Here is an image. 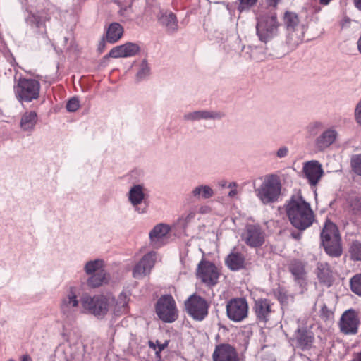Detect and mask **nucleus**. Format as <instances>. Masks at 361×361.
<instances>
[{
    "instance_id": "21",
    "label": "nucleus",
    "mask_w": 361,
    "mask_h": 361,
    "mask_svg": "<svg viewBox=\"0 0 361 361\" xmlns=\"http://www.w3.org/2000/svg\"><path fill=\"white\" fill-rule=\"evenodd\" d=\"M214 361H239L234 348L228 344H221L216 347L213 353Z\"/></svg>"
},
{
    "instance_id": "29",
    "label": "nucleus",
    "mask_w": 361,
    "mask_h": 361,
    "mask_svg": "<svg viewBox=\"0 0 361 361\" xmlns=\"http://www.w3.org/2000/svg\"><path fill=\"white\" fill-rule=\"evenodd\" d=\"M191 195L196 200H207L214 195L213 188L205 184L197 185L191 191Z\"/></svg>"
},
{
    "instance_id": "16",
    "label": "nucleus",
    "mask_w": 361,
    "mask_h": 361,
    "mask_svg": "<svg viewBox=\"0 0 361 361\" xmlns=\"http://www.w3.org/2000/svg\"><path fill=\"white\" fill-rule=\"evenodd\" d=\"M302 172L305 178L312 186H316L324 174L321 164L312 160L303 164Z\"/></svg>"
},
{
    "instance_id": "25",
    "label": "nucleus",
    "mask_w": 361,
    "mask_h": 361,
    "mask_svg": "<svg viewBox=\"0 0 361 361\" xmlns=\"http://www.w3.org/2000/svg\"><path fill=\"white\" fill-rule=\"evenodd\" d=\"M129 295L126 292H121L117 298L114 296V302L111 303V310L114 314H124L127 312Z\"/></svg>"
},
{
    "instance_id": "50",
    "label": "nucleus",
    "mask_w": 361,
    "mask_h": 361,
    "mask_svg": "<svg viewBox=\"0 0 361 361\" xmlns=\"http://www.w3.org/2000/svg\"><path fill=\"white\" fill-rule=\"evenodd\" d=\"M230 42L232 44L231 48L233 49H236V47L240 45V41L238 37H233V40Z\"/></svg>"
},
{
    "instance_id": "37",
    "label": "nucleus",
    "mask_w": 361,
    "mask_h": 361,
    "mask_svg": "<svg viewBox=\"0 0 361 361\" xmlns=\"http://www.w3.org/2000/svg\"><path fill=\"white\" fill-rule=\"evenodd\" d=\"M349 252L352 259L361 261V243L353 242L349 248Z\"/></svg>"
},
{
    "instance_id": "14",
    "label": "nucleus",
    "mask_w": 361,
    "mask_h": 361,
    "mask_svg": "<svg viewBox=\"0 0 361 361\" xmlns=\"http://www.w3.org/2000/svg\"><path fill=\"white\" fill-rule=\"evenodd\" d=\"M157 260V252L152 251L145 255L135 265L132 274L135 279H142L149 275Z\"/></svg>"
},
{
    "instance_id": "51",
    "label": "nucleus",
    "mask_w": 361,
    "mask_h": 361,
    "mask_svg": "<svg viewBox=\"0 0 361 361\" xmlns=\"http://www.w3.org/2000/svg\"><path fill=\"white\" fill-rule=\"evenodd\" d=\"M238 194V190L236 188H233V189H231L230 192H228V195L229 197H234L237 195Z\"/></svg>"
},
{
    "instance_id": "18",
    "label": "nucleus",
    "mask_w": 361,
    "mask_h": 361,
    "mask_svg": "<svg viewBox=\"0 0 361 361\" xmlns=\"http://www.w3.org/2000/svg\"><path fill=\"white\" fill-rule=\"evenodd\" d=\"M245 243L252 247L261 246L264 242V233L259 226L248 225L242 235Z\"/></svg>"
},
{
    "instance_id": "60",
    "label": "nucleus",
    "mask_w": 361,
    "mask_h": 361,
    "mask_svg": "<svg viewBox=\"0 0 361 361\" xmlns=\"http://www.w3.org/2000/svg\"><path fill=\"white\" fill-rule=\"evenodd\" d=\"M208 208L207 207H202L200 208V211L201 213H204L205 212V211Z\"/></svg>"
},
{
    "instance_id": "47",
    "label": "nucleus",
    "mask_w": 361,
    "mask_h": 361,
    "mask_svg": "<svg viewBox=\"0 0 361 361\" xmlns=\"http://www.w3.org/2000/svg\"><path fill=\"white\" fill-rule=\"evenodd\" d=\"M355 117L357 123L361 125V100L358 102L355 110Z\"/></svg>"
},
{
    "instance_id": "43",
    "label": "nucleus",
    "mask_w": 361,
    "mask_h": 361,
    "mask_svg": "<svg viewBox=\"0 0 361 361\" xmlns=\"http://www.w3.org/2000/svg\"><path fill=\"white\" fill-rule=\"evenodd\" d=\"M256 51V49H253L251 47H245L243 46L242 47V56L245 58L246 59H255L253 54Z\"/></svg>"
},
{
    "instance_id": "40",
    "label": "nucleus",
    "mask_w": 361,
    "mask_h": 361,
    "mask_svg": "<svg viewBox=\"0 0 361 361\" xmlns=\"http://www.w3.org/2000/svg\"><path fill=\"white\" fill-rule=\"evenodd\" d=\"M323 124L322 122L315 121L310 123L307 127V134L310 137L315 136L322 129Z\"/></svg>"
},
{
    "instance_id": "2",
    "label": "nucleus",
    "mask_w": 361,
    "mask_h": 361,
    "mask_svg": "<svg viewBox=\"0 0 361 361\" xmlns=\"http://www.w3.org/2000/svg\"><path fill=\"white\" fill-rule=\"evenodd\" d=\"M261 183L256 185L254 191L257 197L263 204H270L278 201L281 192V183L279 177L275 174H268L259 178Z\"/></svg>"
},
{
    "instance_id": "55",
    "label": "nucleus",
    "mask_w": 361,
    "mask_h": 361,
    "mask_svg": "<svg viewBox=\"0 0 361 361\" xmlns=\"http://www.w3.org/2000/svg\"><path fill=\"white\" fill-rule=\"evenodd\" d=\"M356 8L361 10V0H354Z\"/></svg>"
},
{
    "instance_id": "27",
    "label": "nucleus",
    "mask_w": 361,
    "mask_h": 361,
    "mask_svg": "<svg viewBox=\"0 0 361 361\" xmlns=\"http://www.w3.org/2000/svg\"><path fill=\"white\" fill-rule=\"evenodd\" d=\"M255 310L258 321L266 323L269 319L271 309L269 300L264 299L256 301Z\"/></svg>"
},
{
    "instance_id": "31",
    "label": "nucleus",
    "mask_w": 361,
    "mask_h": 361,
    "mask_svg": "<svg viewBox=\"0 0 361 361\" xmlns=\"http://www.w3.org/2000/svg\"><path fill=\"white\" fill-rule=\"evenodd\" d=\"M37 114L34 111L25 112L20 119V126L24 131H32L37 123Z\"/></svg>"
},
{
    "instance_id": "6",
    "label": "nucleus",
    "mask_w": 361,
    "mask_h": 361,
    "mask_svg": "<svg viewBox=\"0 0 361 361\" xmlns=\"http://www.w3.org/2000/svg\"><path fill=\"white\" fill-rule=\"evenodd\" d=\"M40 82L31 78H20L14 85V93L20 102H30L39 97Z\"/></svg>"
},
{
    "instance_id": "22",
    "label": "nucleus",
    "mask_w": 361,
    "mask_h": 361,
    "mask_svg": "<svg viewBox=\"0 0 361 361\" xmlns=\"http://www.w3.org/2000/svg\"><path fill=\"white\" fill-rule=\"evenodd\" d=\"M140 51L137 44L128 42L124 44L114 47L109 53L112 58L131 57L136 55Z\"/></svg>"
},
{
    "instance_id": "38",
    "label": "nucleus",
    "mask_w": 361,
    "mask_h": 361,
    "mask_svg": "<svg viewBox=\"0 0 361 361\" xmlns=\"http://www.w3.org/2000/svg\"><path fill=\"white\" fill-rule=\"evenodd\" d=\"M350 287L353 293L361 296V274H357L351 279Z\"/></svg>"
},
{
    "instance_id": "59",
    "label": "nucleus",
    "mask_w": 361,
    "mask_h": 361,
    "mask_svg": "<svg viewBox=\"0 0 361 361\" xmlns=\"http://www.w3.org/2000/svg\"><path fill=\"white\" fill-rule=\"evenodd\" d=\"M220 185L222 187H227L228 184L226 180H223L221 182Z\"/></svg>"
},
{
    "instance_id": "19",
    "label": "nucleus",
    "mask_w": 361,
    "mask_h": 361,
    "mask_svg": "<svg viewBox=\"0 0 361 361\" xmlns=\"http://www.w3.org/2000/svg\"><path fill=\"white\" fill-rule=\"evenodd\" d=\"M359 320L355 310H348L343 314L340 320L341 331L345 334H355L357 332Z\"/></svg>"
},
{
    "instance_id": "9",
    "label": "nucleus",
    "mask_w": 361,
    "mask_h": 361,
    "mask_svg": "<svg viewBox=\"0 0 361 361\" xmlns=\"http://www.w3.org/2000/svg\"><path fill=\"white\" fill-rule=\"evenodd\" d=\"M156 313L159 318L165 322L171 323L178 318L176 302L171 295H165L158 300Z\"/></svg>"
},
{
    "instance_id": "58",
    "label": "nucleus",
    "mask_w": 361,
    "mask_h": 361,
    "mask_svg": "<svg viewBox=\"0 0 361 361\" xmlns=\"http://www.w3.org/2000/svg\"><path fill=\"white\" fill-rule=\"evenodd\" d=\"M22 361H32V359L28 355H24Z\"/></svg>"
},
{
    "instance_id": "20",
    "label": "nucleus",
    "mask_w": 361,
    "mask_h": 361,
    "mask_svg": "<svg viewBox=\"0 0 361 361\" xmlns=\"http://www.w3.org/2000/svg\"><path fill=\"white\" fill-rule=\"evenodd\" d=\"M224 116V114L221 111L200 109L185 114L183 118L187 121L195 122L200 121L220 120Z\"/></svg>"
},
{
    "instance_id": "17",
    "label": "nucleus",
    "mask_w": 361,
    "mask_h": 361,
    "mask_svg": "<svg viewBox=\"0 0 361 361\" xmlns=\"http://www.w3.org/2000/svg\"><path fill=\"white\" fill-rule=\"evenodd\" d=\"M171 228L169 225L159 224L149 232V245L154 248H159L167 243L168 234Z\"/></svg>"
},
{
    "instance_id": "49",
    "label": "nucleus",
    "mask_w": 361,
    "mask_h": 361,
    "mask_svg": "<svg viewBox=\"0 0 361 361\" xmlns=\"http://www.w3.org/2000/svg\"><path fill=\"white\" fill-rule=\"evenodd\" d=\"M321 314L322 316L326 319H329L332 316V312L330 311L325 305H324L321 309Z\"/></svg>"
},
{
    "instance_id": "23",
    "label": "nucleus",
    "mask_w": 361,
    "mask_h": 361,
    "mask_svg": "<svg viewBox=\"0 0 361 361\" xmlns=\"http://www.w3.org/2000/svg\"><path fill=\"white\" fill-rule=\"evenodd\" d=\"M337 137L338 132L335 128H329L325 130L314 141L316 149L319 151H324L336 140Z\"/></svg>"
},
{
    "instance_id": "57",
    "label": "nucleus",
    "mask_w": 361,
    "mask_h": 361,
    "mask_svg": "<svg viewBox=\"0 0 361 361\" xmlns=\"http://www.w3.org/2000/svg\"><path fill=\"white\" fill-rule=\"evenodd\" d=\"M357 49H358L359 51L361 53V35L357 41Z\"/></svg>"
},
{
    "instance_id": "52",
    "label": "nucleus",
    "mask_w": 361,
    "mask_h": 361,
    "mask_svg": "<svg viewBox=\"0 0 361 361\" xmlns=\"http://www.w3.org/2000/svg\"><path fill=\"white\" fill-rule=\"evenodd\" d=\"M351 361H361V351L360 353H354Z\"/></svg>"
},
{
    "instance_id": "41",
    "label": "nucleus",
    "mask_w": 361,
    "mask_h": 361,
    "mask_svg": "<svg viewBox=\"0 0 361 361\" xmlns=\"http://www.w3.org/2000/svg\"><path fill=\"white\" fill-rule=\"evenodd\" d=\"M46 20L45 18L41 16L39 13H32L27 18V21L35 23L37 27H39Z\"/></svg>"
},
{
    "instance_id": "61",
    "label": "nucleus",
    "mask_w": 361,
    "mask_h": 361,
    "mask_svg": "<svg viewBox=\"0 0 361 361\" xmlns=\"http://www.w3.org/2000/svg\"><path fill=\"white\" fill-rule=\"evenodd\" d=\"M292 236L294 237L295 238H297V236H295L294 234H292Z\"/></svg>"
},
{
    "instance_id": "13",
    "label": "nucleus",
    "mask_w": 361,
    "mask_h": 361,
    "mask_svg": "<svg viewBox=\"0 0 361 361\" xmlns=\"http://www.w3.org/2000/svg\"><path fill=\"white\" fill-rule=\"evenodd\" d=\"M147 198V189L142 184H137L133 185L128 193V199L133 207L135 211L140 214L147 212V206L145 204V207H140L145 200Z\"/></svg>"
},
{
    "instance_id": "42",
    "label": "nucleus",
    "mask_w": 361,
    "mask_h": 361,
    "mask_svg": "<svg viewBox=\"0 0 361 361\" xmlns=\"http://www.w3.org/2000/svg\"><path fill=\"white\" fill-rule=\"evenodd\" d=\"M79 106H80L79 100L75 97L71 99L67 102V104H66V109L70 112L75 111L76 110L78 109Z\"/></svg>"
},
{
    "instance_id": "62",
    "label": "nucleus",
    "mask_w": 361,
    "mask_h": 361,
    "mask_svg": "<svg viewBox=\"0 0 361 361\" xmlns=\"http://www.w3.org/2000/svg\"><path fill=\"white\" fill-rule=\"evenodd\" d=\"M292 236L294 237L295 238H297V236H295L294 234H292Z\"/></svg>"
},
{
    "instance_id": "46",
    "label": "nucleus",
    "mask_w": 361,
    "mask_h": 361,
    "mask_svg": "<svg viewBox=\"0 0 361 361\" xmlns=\"http://www.w3.org/2000/svg\"><path fill=\"white\" fill-rule=\"evenodd\" d=\"M289 154V149L287 147L283 146L281 147L277 151H276V156L278 158H284L286 157Z\"/></svg>"
},
{
    "instance_id": "3",
    "label": "nucleus",
    "mask_w": 361,
    "mask_h": 361,
    "mask_svg": "<svg viewBox=\"0 0 361 361\" xmlns=\"http://www.w3.org/2000/svg\"><path fill=\"white\" fill-rule=\"evenodd\" d=\"M106 262L102 258L87 260L83 264V271L87 276L86 283L91 288H99L108 284L111 275L106 270Z\"/></svg>"
},
{
    "instance_id": "33",
    "label": "nucleus",
    "mask_w": 361,
    "mask_h": 361,
    "mask_svg": "<svg viewBox=\"0 0 361 361\" xmlns=\"http://www.w3.org/2000/svg\"><path fill=\"white\" fill-rule=\"evenodd\" d=\"M123 33V27L118 23H113L107 29L106 40L110 43H115L121 38Z\"/></svg>"
},
{
    "instance_id": "15",
    "label": "nucleus",
    "mask_w": 361,
    "mask_h": 361,
    "mask_svg": "<svg viewBox=\"0 0 361 361\" xmlns=\"http://www.w3.org/2000/svg\"><path fill=\"white\" fill-rule=\"evenodd\" d=\"M197 277L209 286L215 285L219 279V271L211 262L202 261L198 264Z\"/></svg>"
},
{
    "instance_id": "28",
    "label": "nucleus",
    "mask_w": 361,
    "mask_h": 361,
    "mask_svg": "<svg viewBox=\"0 0 361 361\" xmlns=\"http://www.w3.org/2000/svg\"><path fill=\"white\" fill-rule=\"evenodd\" d=\"M160 23L164 25L168 32H175L178 30V21L174 13L171 11H161L158 16Z\"/></svg>"
},
{
    "instance_id": "64",
    "label": "nucleus",
    "mask_w": 361,
    "mask_h": 361,
    "mask_svg": "<svg viewBox=\"0 0 361 361\" xmlns=\"http://www.w3.org/2000/svg\"><path fill=\"white\" fill-rule=\"evenodd\" d=\"M8 361H14L13 360H9Z\"/></svg>"
},
{
    "instance_id": "24",
    "label": "nucleus",
    "mask_w": 361,
    "mask_h": 361,
    "mask_svg": "<svg viewBox=\"0 0 361 361\" xmlns=\"http://www.w3.org/2000/svg\"><path fill=\"white\" fill-rule=\"evenodd\" d=\"M295 340L300 348L307 350L312 347L314 337L312 331L305 329H298L295 333Z\"/></svg>"
},
{
    "instance_id": "56",
    "label": "nucleus",
    "mask_w": 361,
    "mask_h": 361,
    "mask_svg": "<svg viewBox=\"0 0 361 361\" xmlns=\"http://www.w3.org/2000/svg\"><path fill=\"white\" fill-rule=\"evenodd\" d=\"M332 0H319V3L322 5H328Z\"/></svg>"
},
{
    "instance_id": "1",
    "label": "nucleus",
    "mask_w": 361,
    "mask_h": 361,
    "mask_svg": "<svg viewBox=\"0 0 361 361\" xmlns=\"http://www.w3.org/2000/svg\"><path fill=\"white\" fill-rule=\"evenodd\" d=\"M286 212L291 224L299 230H305L314 221V214L310 204L300 193L291 197L286 206Z\"/></svg>"
},
{
    "instance_id": "53",
    "label": "nucleus",
    "mask_w": 361,
    "mask_h": 361,
    "mask_svg": "<svg viewBox=\"0 0 361 361\" xmlns=\"http://www.w3.org/2000/svg\"><path fill=\"white\" fill-rule=\"evenodd\" d=\"M238 186V184L235 182H231L228 184L227 188L233 189L236 188Z\"/></svg>"
},
{
    "instance_id": "30",
    "label": "nucleus",
    "mask_w": 361,
    "mask_h": 361,
    "mask_svg": "<svg viewBox=\"0 0 361 361\" xmlns=\"http://www.w3.org/2000/svg\"><path fill=\"white\" fill-rule=\"evenodd\" d=\"M289 270L298 283H302L306 280L307 272L305 264L302 262L297 260L292 262L290 264Z\"/></svg>"
},
{
    "instance_id": "26",
    "label": "nucleus",
    "mask_w": 361,
    "mask_h": 361,
    "mask_svg": "<svg viewBox=\"0 0 361 361\" xmlns=\"http://www.w3.org/2000/svg\"><path fill=\"white\" fill-rule=\"evenodd\" d=\"M129 295L126 292H121L117 298L114 296V302L111 303V310L114 314H124L127 312Z\"/></svg>"
},
{
    "instance_id": "36",
    "label": "nucleus",
    "mask_w": 361,
    "mask_h": 361,
    "mask_svg": "<svg viewBox=\"0 0 361 361\" xmlns=\"http://www.w3.org/2000/svg\"><path fill=\"white\" fill-rule=\"evenodd\" d=\"M350 167L353 173L361 176V154H354L351 157Z\"/></svg>"
},
{
    "instance_id": "35",
    "label": "nucleus",
    "mask_w": 361,
    "mask_h": 361,
    "mask_svg": "<svg viewBox=\"0 0 361 361\" xmlns=\"http://www.w3.org/2000/svg\"><path fill=\"white\" fill-rule=\"evenodd\" d=\"M317 274L321 282L329 283L331 275L328 264L324 262H318Z\"/></svg>"
},
{
    "instance_id": "10",
    "label": "nucleus",
    "mask_w": 361,
    "mask_h": 361,
    "mask_svg": "<svg viewBox=\"0 0 361 361\" xmlns=\"http://www.w3.org/2000/svg\"><path fill=\"white\" fill-rule=\"evenodd\" d=\"M79 290L75 286H70L60 301V310L66 318L73 317L79 307Z\"/></svg>"
},
{
    "instance_id": "32",
    "label": "nucleus",
    "mask_w": 361,
    "mask_h": 361,
    "mask_svg": "<svg viewBox=\"0 0 361 361\" xmlns=\"http://www.w3.org/2000/svg\"><path fill=\"white\" fill-rule=\"evenodd\" d=\"M225 262L230 269L237 271L243 267L245 258L241 253L231 252L226 258Z\"/></svg>"
},
{
    "instance_id": "5",
    "label": "nucleus",
    "mask_w": 361,
    "mask_h": 361,
    "mask_svg": "<svg viewBox=\"0 0 361 361\" xmlns=\"http://www.w3.org/2000/svg\"><path fill=\"white\" fill-rule=\"evenodd\" d=\"M283 22L287 30V42L293 47L297 46L304 40L307 30L298 15L294 12L286 11L284 13Z\"/></svg>"
},
{
    "instance_id": "34",
    "label": "nucleus",
    "mask_w": 361,
    "mask_h": 361,
    "mask_svg": "<svg viewBox=\"0 0 361 361\" xmlns=\"http://www.w3.org/2000/svg\"><path fill=\"white\" fill-rule=\"evenodd\" d=\"M150 66L146 59H142L137 65L135 80L139 82L146 80L150 75Z\"/></svg>"
},
{
    "instance_id": "48",
    "label": "nucleus",
    "mask_w": 361,
    "mask_h": 361,
    "mask_svg": "<svg viewBox=\"0 0 361 361\" xmlns=\"http://www.w3.org/2000/svg\"><path fill=\"white\" fill-rule=\"evenodd\" d=\"M240 2V8L243 9L245 7H250L256 4L257 0H239Z\"/></svg>"
},
{
    "instance_id": "63",
    "label": "nucleus",
    "mask_w": 361,
    "mask_h": 361,
    "mask_svg": "<svg viewBox=\"0 0 361 361\" xmlns=\"http://www.w3.org/2000/svg\"><path fill=\"white\" fill-rule=\"evenodd\" d=\"M292 236L294 237L295 238H297V236H295L294 234H292Z\"/></svg>"
},
{
    "instance_id": "12",
    "label": "nucleus",
    "mask_w": 361,
    "mask_h": 361,
    "mask_svg": "<svg viewBox=\"0 0 361 361\" xmlns=\"http://www.w3.org/2000/svg\"><path fill=\"white\" fill-rule=\"evenodd\" d=\"M227 316L231 321L240 322L244 320L248 314V304L245 298H234L226 305Z\"/></svg>"
},
{
    "instance_id": "11",
    "label": "nucleus",
    "mask_w": 361,
    "mask_h": 361,
    "mask_svg": "<svg viewBox=\"0 0 361 361\" xmlns=\"http://www.w3.org/2000/svg\"><path fill=\"white\" fill-rule=\"evenodd\" d=\"M187 312L194 319L202 321L208 314L209 305L207 301L197 295H192L185 302Z\"/></svg>"
},
{
    "instance_id": "54",
    "label": "nucleus",
    "mask_w": 361,
    "mask_h": 361,
    "mask_svg": "<svg viewBox=\"0 0 361 361\" xmlns=\"http://www.w3.org/2000/svg\"><path fill=\"white\" fill-rule=\"evenodd\" d=\"M269 4L273 6H276V4L280 1V0H267Z\"/></svg>"
},
{
    "instance_id": "8",
    "label": "nucleus",
    "mask_w": 361,
    "mask_h": 361,
    "mask_svg": "<svg viewBox=\"0 0 361 361\" xmlns=\"http://www.w3.org/2000/svg\"><path fill=\"white\" fill-rule=\"evenodd\" d=\"M279 23L275 14L262 16L258 18L257 34L262 42H267L278 33Z\"/></svg>"
},
{
    "instance_id": "4",
    "label": "nucleus",
    "mask_w": 361,
    "mask_h": 361,
    "mask_svg": "<svg viewBox=\"0 0 361 361\" xmlns=\"http://www.w3.org/2000/svg\"><path fill=\"white\" fill-rule=\"evenodd\" d=\"M114 302V295H97L93 297L85 295L81 298L84 310L97 317H104L111 310V303Z\"/></svg>"
},
{
    "instance_id": "44",
    "label": "nucleus",
    "mask_w": 361,
    "mask_h": 361,
    "mask_svg": "<svg viewBox=\"0 0 361 361\" xmlns=\"http://www.w3.org/2000/svg\"><path fill=\"white\" fill-rule=\"evenodd\" d=\"M149 345L150 348H153L154 350H157L156 353L158 354L167 346L168 341H165L164 343H161L158 341H156L155 343L153 341H149Z\"/></svg>"
},
{
    "instance_id": "45",
    "label": "nucleus",
    "mask_w": 361,
    "mask_h": 361,
    "mask_svg": "<svg viewBox=\"0 0 361 361\" xmlns=\"http://www.w3.org/2000/svg\"><path fill=\"white\" fill-rule=\"evenodd\" d=\"M196 212L195 209H191L187 212L186 214L182 216L181 220L184 221L185 224L190 223L195 217Z\"/></svg>"
},
{
    "instance_id": "7",
    "label": "nucleus",
    "mask_w": 361,
    "mask_h": 361,
    "mask_svg": "<svg viewBox=\"0 0 361 361\" xmlns=\"http://www.w3.org/2000/svg\"><path fill=\"white\" fill-rule=\"evenodd\" d=\"M322 245L329 255L337 257L341 254L340 235L336 226L326 222L321 233Z\"/></svg>"
},
{
    "instance_id": "39",
    "label": "nucleus",
    "mask_w": 361,
    "mask_h": 361,
    "mask_svg": "<svg viewBox=\"0 0 361 361\" xmlns=\"http://www.w3.org/2000/svg\"><path fill=\"white\" fill-rule=\"evenodd\" d=\"M348 206L353 214L361 213V200L357 197H352L348 200Z\"/></svg>"
}]
</instances>
